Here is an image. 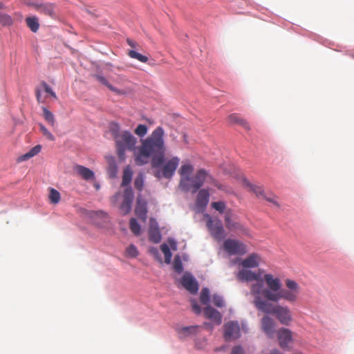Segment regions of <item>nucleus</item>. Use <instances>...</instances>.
<instances>
[{
  "mask_svg": "<svg viewBox=\"0 0 354 354\" xmlns=\"http://www.w3.org/2000/svg\"><path fill=\"white\" fill-rule=\"evenodd\" d=\"M237 278L243 281H256L250 286V293L254 297V301L260 297L261 299L266 297L272 302H279L283 299L294 304L297 301L301 292V288L295 281L286 279V288H283L279 277L270 273H265L262 269H259L257 272L243 269L238 272Z\"/></svg>",
  "mask_w": 354,
  "mask_h": 354,
  "instance_id": "obj_1",
  "label": "nucleus"
},
{
  "mask_svg": "<svg viewBox=\"0 0 354 354\" xmlns=\"http://www.w3.org/2000/svg\"><path fill=\"white\" fill-rule=\"evenodd\" d=\"M165 131L162 127H156L145 139L140 140L141 145L135 154V162L142 166L149 162L153 169V175L158 178L170 179L180 164L178 156L165 157L166 146Z\"/></svg>",
  "mask_w": 354,
  "mask_h": 354,
  "instance_id": "obj_2",
  "label": "nucleus"
},
{
  "mask_svg": "<svg viewBox=\"0 0 354 354\" xmlns=\"http://www.w3.org/2000/svg\"><path fill=\"white\" fill-rule=\"evenodd\" d=\"M109 131L115 143L118 158L120 161L126 159V151H135L136 149L137 138L129 131L120 130L118 123L110 124Z\"/></svg>",
  "mask_w": 354,
  "mask_h": 354,
  "instance_id": "obj_3",
  "label": "nucleus"
},
{
  "mask_svg": "<svg viewBox=\"0 0 354 354\" xmlns=\"http://www.w3.org/2000/svg\"><path fill=\"white\" fill-rule=\"evenodd\" d=\"M272 301L266 297L257 298L256 301H253L255 307L259 310L267 314L274 315L276 319L283 325L289 326L292 322V315L290 309L286 306L279 304L272 305L269 303Z\"/></svg>",
  "mask_w": 354,
  "mask_h": 354,
  "instance_id": "obj_4",
  "label": "nucleus"
},
{
  "mask_svg": "<svg viewBox=\"0 0 354 354\" xmlns=\"http://www.w3.org/2000/svg\"><path fill=\"white\" fill-rule=\"evenodd\" d=\"M204 216L207 218L206 225L212 236L217 241L223 239L225 234L221 220L217 218H212L207 214H205Z\"/></svg>",
  "mask_w": 354,
  "mask_h": 354,
  "instance_id": "obj_5",
  "label": "nucleus"
},
{
  "mask_svg": "<svg viewBox=\"0 0 354 354\" xmlns=\"http://www.w3.org/2000/svg\"><path fill=\"white\" fill-rule=\"evenodd\" d=\"M212 179V176L204 169H198L195 175L191 178L189 181V189H183L185 192H191L192 194L196 193L203 185L205 181Z\"/></svg>",
  "mask_w": 354,
  "mask_h": 354,
  "instance_id": "obj_6",
  "label": "nucleus"
},
{
  "mask_svg": "<svg viewBox=\"0 0 354 354\" xmlns=\"http://www.w3.org/2000/svg\"><path fill=\"white\" fill-rule=\"evenodd\" d=\"M223 248L230 255H243L246 253L245 245L235 239L225 240L223 243Z\"/></svg>",
  "mask_w": 354,
  "mask_h": 354,
  "instance_id": "obj_7",
  "label": "nucleus"
},
{
  "mask_svg": "<svg viewBox=\"0 0 354 354\" xmlns=\"http://www.w3.org/2000/svg\"><path fill=\"white\" fill-rule=\"evenodd\" d=\"M194 171V167L189 163L183 164L179 170L178 173L180 176V180L179 183V187L181 189H188L189 181L191 180L189 176Z\"/></svg>",
  "mask_w": 354,
  "mask_h": 354,
  "instance_id": "obj_8",
  "label": "nucleus"
},
{
  "mask_svg": "<svg viewBox=\"0 0 354 354\" xmlns=\"http://www.w3.org/2000/svg\"><path fill=\"white\" fill-rule=\"evenodd\" d=\"M224 337L227 341H232L240 337V326L237 322L231 321L224 325Z\"/></svg>",
  "mask_w": 354,
  "mask_h": 354,
  "instance_id": "obj_9",
  "label": "nucleus"
},
{
  "mask_svg": "<svg viewBox=\"0 0 354 354\" xmlns=\"http://www.w3.org/2000/svg\"><path fill=\"white\" fill-rule=\"evenodd\" d=\"M133 198V189L131 187H127L124 191L123 201L120 206V210L122 215H126L130 212Z\"/></svg>",
  "mask_w": 354,
  "mask_h": 354,
  "instance_id": "obj_10",
  "label": "nucleus"
},
{
  "mask_svg": "<svg viewBox=\"0 0 354 354\" xmlns=\"http://www.w3.org/2000/svg\"><path fill=\"white\" fill-rule=\"evenodd\" d=\"M209 201V193L206 189H200L196 196L195 206L198 212H203L206 208Z\"/></svg>",
  "mask_w": 354,
  "mask_h": 354,
  "instance_id": "obj_11",
  "label": "nucleus"
},
{
  "mask_svg": "<svg viewBox=\"0 0 354 354\" xmlns=\"http://www.w3.org/2000/svg\"><path fill=\"white\" fill-rule=\"evenodd\" d=\"M183 286L192 294L198 290V283L190 273H185L181 279Z\"/></svg>",
  "mask_w": 354,
  "mask_h": 354,
  "instance_id": "obj_12",
  "label": "nucleus"
},
{
  "mask_svg": "<svg viewBox=\"0 0 354 354\" xmlns=\"http://www.w3.org/2000/svg\"><path fill=\"white\" fill-rule=\"evenodd\" d=\"M279 345L282 348H286L292 342V332L288 328H281L277 332Z\"/></svg>",
  "mask_w": 354,
  "mask_h": 354,
  "instance_id": "obj_13",
  "label": "nucleus"
},
{
  "mask_svg": "<svg viewBox=\"0 0 354 354\" xmlns=\"http://www.w3.org/2000/svg\"><path fill=\"white\" fill-rule=\"evenodd\" d=\"M261 328L263 331L268 336H272L274 333L276 323L274 320L268 315H265L261 319Z\"/></svg>",
  "mask_w": 354,
  "mask_h": 354,
  "instance_id": "obj_14",
  "label": "nucleus"
},
{
  "mask_svg": "<svg viewBox=\"0 0 354 354\" xmlns=\"http://www.w3.org/2000/svg\"><path fill=\"white\" fill-rule=\"evenodd\" d=\"M147 203L146 200H145L140 195H139L137 198L135 212L136 215L144 222L147 218Z\"/></svg>",
  "mask_w": 354,
  "mask_h": 354,
  "instance_id": "obj_15",
  "label": "nucleus"
},
{
  "mask_svg": "<svg viewBox=\"0 0 354 354\" xmlns=\"http://www.w3.org/2000/svg\"><path fill=\"white\" fill-rule=\"evenodd\" d=\"M203 313L205 317L211 320L212 322H214L217 325H220L222 322V315L221 314L210 306L209 305L207 306L204 310Z\"/></svg>",
  "mask_w": 354,
  "mask_h": 354,
  "instance_id": "obj_16",
  "label": "nucleus"
},
{
  "mask_svg": "<svg viewBox=\"0 0 354 354\" xmlns=\"http://www.w3.org/2000/svg\"><path fill=\"white\" fill-rule=\"evenodd\" d=\"M261 258L258 254H252L241 261V265L243 268H254L259 266Z\"/></svg>",
  "mask_w": 354,
  "mask_h": 354,
  "instance_id": "obj_17",
  "label": "nucleus"
},
{
  "mask_svg": "<svg viewBox=\"0 0 354 354\" xmlns=\"http://www.w3.org/2000/svg\"><path fill=\"white\" fill-rule=\"evenodd\" d=\"M39 12L53 19L55 18V5L51 3H41Z\"/></svg>",
  "mask_w": 354,
  "mask_h": 354,
  "instance_id": "obj_18",
  "label": "nucleus"
},
{
  "mask_svg": "<svg viewBox=\"0 0 354 354\" xmlns=\"http://www.w3.org/2000/svg\"><path fill=\"white\" fill-rule=\"evenodd\" d=\"M227 120L231 124H239L247 130H250V126L248 122L240 117L238 114L233 113L228 116Z\"/></svg>",
  "mask_w": 354,
  "mask_h": 354,
  "instance_id": "obj_19",
  "label": "nucleus"
},
{
  "mask_svg": "<svg viewBox=\"0 0 354 354\" xmlns=\"http://www.w3.org/2000/svg\"><path fill=\"white\" fill-rule=\"evenodd\" d=\"M149 239L155 243H158L161 241V234L156 223L155 225H151L149 230Z\"/></svg>",
  "mask_w": 354,
  "mask_h": 354,
  "instance_id": "obj_20",
  "label": "nucleus"
},
{
  "mask_svg": "<svg viewBox=\"0 0 354 354\" xmlns=\"http://www.w3.org/2000/svg\"><path fill=\"white\" fill-rule=\"evenodd\" d=\"M75 170L84 180H91L94 178V173L87 167L77 165Z\"/></svg>",
  "mask_w": 354,
  "mask_h": 354,
  "instance_id": "obj_21",
  "label": "nucleus"
},
{
  "mask_svg": "<svg viewBox=\"0 0 354 354\" xmlns=\"http://www.w3.org/2000/svg\"><path fill=\"white\" fill-rule=\"evenodd\" d=\"M97 80L103 85L106 86L110 91L116 93L117 95H124L125 94V91L119 88L114 87L112 84H111L106 79L101 75L96 76Z\"/></svg>",
  "mask_w": 354,
  "mask_h": 354,
  "instance_id": "obj_22",
  "label": "nucleus"
},
{
  "mask_svg": "<svg viewBox=\"0 0 354 354\" xmlns=\"http://www.w3.org/2000/svg\"><path fill=\"white\" fill-rule=\"evenodd\" d=\"M133 171L129 165L124 167L122 174V187H126L130 184L132 180Z\"/></svg>",
  "mask_w": 354,
  "mask_h": 354,
  "instance_id": "obj_23",
  "label": "nucleus"
},
{
  "mask_svg": "<svg viewBox=\"0 0 354 354\" xmlns=\"http://www.w3.org/2000/svg\"><path fill=\"white\" fill-rule=\"evenodd\" d=\"M232 211L228 209L224 215L225 226L230 230H234L238 227L239 224L232 221Z\"/></svg>",
  "mask_w": 354,
  "mask_h": 354,
  "instance_id": "obj_24",
  "label": "nucleus"
},
{
  "mask_svg": "<svg viewBox=\"0 0 354 354\" xmlns=\"http://www.w3.org/2000/svg\"><path fill=\"white\" fill-rule=\"evenodd\" d=\"M27 26L33 32H37L39 28V19L37 17H28L26 19Z\"/></svg>",
  "mask_w": 354,
  "mask_h": 354,
  "instance_id": "obj_25",
  "label": "nucleus"
},
{
  "mask_svg": "<svg viewBox=\"0 0 354 354\" xmlns=\"http://www.w3.org/2000/svg\"><path fill=\"white\" fill-rule=\"evenodd\" d=\"M41 149V145H38L32 147L28 152L19 158V161H25L37 155Z\"/></svg>",
  "mask_w": 354,
  "mask_h": 354,
  "instance_id": "obj_26",
  "label": "nucleus"
},
{
  "mask_svg": "<svg viewBox=\"0 0 354 354\" xmlns=\"http://www.w3.org/2000/svg\"><path fill=\"white\" fill-rule=\"evenodd\" d=\"M43 110V116L45 120L50 124L52 127H55V120L53 113L50 111L46 107H42Z\"/></svg>",
  "mask_w": 354,
  "mask_h": 354,
  "instance_id": "obj_27",
  "label": "nucleus"
},
{
  "mask_svg": "<svg viewBox=\"0 0 354 354\" xmlns=\"http://www.w3.org/2000/svg\"><path fill=\"white\" fill-rule=\"evenodd\" d=\"M198 328V326H185L180 329L179 334L183 336H189L196 333Z\"/></svg>",
  "mask_w": 354,
  "mask_h": 354,
  "instance_id": "obj_28",
  "label": "nucleus"
},
{
  "mask_svg": "<svg viewBox=\"0 0 354 354\" xmlns=\"http://www.w3.org/2000/svg\"><path fill=\"white\" fill-rule=\"evenodd\" d=\"M211 206L220 214H225L226 211L228 209H227L225 203L223 201L212 202Z\"/></svg>",
  "mask_w": 354,
  "mask_h": 354,
  "instance_id": "obj_29",
  "label": "nucleus"
},
{
  "mask_svg": "<svg viewBox=\"0 0 354 354\" xmlns=\"http://www.w3.org/2000/svg\"><path fill=\"white\" fill-rule=\"evenodd\" d=\"M210 300L209 290L207 288H203L200 295V301L203 305H209Z\"/></svg>",
  "mask_w": 354,
  "mask_h": 354,
  "instance_id": "obj_30",
  "label": "nucleus"
},
{
  "mask_svg": "<svg viewBox=\"0 0 354 354\" xmlns=\"http://www.w3.org/2000/svg\"><path fill=\"white\" fill-rule=\"evenodd\" d=\"M49 200L53 204H57L60 201V194L58 191L55 189L54 188L50 189L49 193Z\"/></svg>",
  "mask_w": 354,
  "mask_h": 354,
  "instance_id": "obj_31",
  "label": "nucleus"
},
{
  "mask_svg": "<svg viewBox=\"0 0 354 354\" xmlns=\"http://www.w3.org/2000/svg\"><path fill=\"white\" fill-rule=\"evenodd\" d=\"M130 230L136 235L138 236L140 234V225L134 218H131L129 221Z\"/></svg>",
  "mask_w": 354,
  "mask_h": 354,
  "instance_id": "obj_32",
  "label": "nucleus"
},
{
  "mask_svg": "<svg viewBox=\"0 0 354 354\" xmlns=\"http://www.w3.org/2000/svg\"><path fill=\"white\" fill-rule=\"evenodd\" d=\"M160 249L165 255V261L166 263H169L171 261L172 254L170 251L169 246L166 243L160 245Z\"/></svg>",
  "mask_w": 354,
  "mask_h": 354,
  "instance_id": "obj_33",
  "label": "nucleus"
},
{
  "mask_svg": "<svg viewBox=\"0 0 354 354\" xmlns=\"http://www.w3.org/2000/svg\"><path fill=\"white\" fill-rule=\"evenodd\" d=\"M128 55L130 57L136 59L143 63H146L148 61L147 56L142 55L133 50H129Z\"/></svg>",
  "mask_w": 354,
  "mask_h": 354,
  "instance_id": "obj_34",
  "label": "nucleus"
},
{
  "mask_svg": "<svg viewBox=\"0 0 354 354\" xmlns=\"http://www.w3.org/2000/svg\"><path fill=\"white\" fill-rule=\"evenodd\" d=\"M212 302L213 303V304L215 306H216L218 308H223L225 305V301H224L223 297H221V295H217V294H214L212 296Z\"/></svg>",
  "mask_w": 354,
  "mask_h": 354,
  "instance_id": "obj_35",
  "label": "nucleus"
},
{
  "mask_svg": "<svg viewBox=\"0 0 354 354\" xmlns=\"http://www.w3.org/2000/svg\"><path fill=\"white\" fill-rule=\"evenodd\" d=\"M0 24L3 26H11L13 20L9 15L0 12Z\"/></svg>",
  "mask_w": 354,
  "mask_h": 354,
  "instance_id": "obj_36",
  "label": "nucleus"
},
{
  "mask_svg": "<svg viewBox=\"0 0 354 354\" xmlns=\"http://www.w3.org/2000/svg\"><path fill=\"white\" fill-rule=\"evenodd\" d=\"M173 267L176 272L181 273L183 272V263L180 257L178 255L174 257Z\"/></svg>",
  "mask_w": 354,
  "mask_h": 354,
  "instance_id": "obj_37",
  "label": "nucleus"
},
{
  "mask_svg": "<svg viewBox=\"0 0 354 354\" xmlns=\"http://www.w3.org/2000/svg\"><path fill=\"white\" fill-rule=\"evenodd\" d=\"M148 128L145 124H138L134 130V133L139 137L142 138L147 133Z\"/></svg>",
  "mask_w": 354,
  "mask_h": 354,
  "instance_id": "obj_38",
  "label": "nucleus"
},
{
  "mask_svg": "<svg viewBox=\"0 0 354 354\" xmlns=\"http://www.w3.org/2000/svg\"><path fill=\"white\" fill-rule=\"evenodd\" d=\"M144 186V176L142 174H139L134 181V187L138 191H142Z\"/></svg>",
  "mask_w": 354,
  "mask_h": 354,
  "instance_id": "obj_39",
  "label": "nucleus"
},
{
  "mask_svg": "<svg viewBox=\"0 0 354 354\" xmlns=\"http://www.w3.org/2000/svg\"><path fill=\"white\" fill-rule=\"evenodd\" d=\"M248 185L250 187V189L254 192V194L258 196H262L263 197L264 195V191L261 187L252 185L250 183H248Z\"/></svg>",
  "mask_w": 354,
  "mask_h": 354,
  "instance_id": "obj_40",
  "label": "nucleus"
},
{
  "mask_svg": "<svg viewBox=\"0 0 354 354\" xmlns=\"http://www.w3.org/2000/svg\"><path fill=\"white\" fill-rule=\"evenodd\" d=\"M39 129L44 136L48 140H55V136L42 124H39Z\"/></svg>",
  "mask_w": 354,
  "mask_h": 354,
  "instance_id": "obj_41",
  "label": "nucleus"
},
{
  "mask_svg": "<svg viewBox=\"0 0 354 354\" xmlns=\"http://www.w3.org/2000/svg\"><path fill=\"white\" fill-rule=\"evenodd\" d=\"M40 85L46 93L49 94L51 97H53L55 99L57 98L55 93L53 91L52 88L49 85H48L45 82H42Z\"/></svg>",
  "mask_w": 354,
  "mask_h": 354,
  "instance_id": "obj_42",
  "label": "nucleus"
},
{
  "mask_svg": "<svg viewBox=\"0 0 354 354\" xmlns=\"http://www.w3.org/2000/svg\"><path fill=\"white\" fill-rule=\"evenodd\" d=\"M126 253L128 257H136L138 254V250L134 245H130L126 250Z\"/></svg>",
  "mask_w": 354,
  "mask_h": 354,
  "instance_id": "obj_43",
  "label": "nucleus"
},
{
  "mask_svg": "<svg viewBox=\"0 0 354 354\" xmlns=\"http://www.w3.org/2000/svg\"><path fill=\"white\" fill-rule=\"evenodd\" d=\"M192 307L193 311L196 314L198 315L201 313V307L199 306V305L197 304V302L196 301H192Z\"/></svg>",
  "mask_w": 354,
  "mask_h": 354,
  "instance_id": "obj_44",
  "label": "nucleus"
},
{
  "mask_svg": "<svg viewBox=\"0 0 354 354\" xmlns=\"http://www.w3.org/2000/svg\"><path fill=\"white\" fill-rule=\"evenodd\" d=\"M35 93H36V98H37V100L39 103H44V99L42 98L41 97V91L39 88H36V91H35Z\"/></svg>",
  "mask_w": 354,
  "mask_h": 354,
  "instance_id": "obj_45",
  "label": "nucleus"
},
{
  "mask_svg": "<svg viewBox=\"0 0 354 354\" xmlns=\"http://www.w3.org/2000/svg\"><path fill=\"white\" fill-rule=\"evenodd\" d=\"M42 3H37V2H29L28 3V6L30 7L33 8L37 12L39 11L41 5Z\"/></svg>",
  "mask_w": 354,
  "mask_h": 354,
  "instance_id": "obj_46",
  "label": "nucleus"
},
{
  "mask_svg": "<svg viewBox=\"0 0 354 354\" xmlns=\"http://www.w3.org/2000/svg\"><path fill=\"white\" fill-rule=\"evenodd\" d=\"M232 354H243V348L240 346H234L232 350Z\"/></svg>",
  "mask_w": 354,
  "mask_h": 354,
  "instance_id": "obj_47",
  "label": "nucleus"
},
{
  "mask_svg": "<svg viewBox=\"0 0 354 354\" xmlns=\"http://www.w3.org/2000/svg\"><path fill=\"white\" fill-rule=\"evenodd\" d=\"M127 42L128 45L130 46L133 48H137L139 46L138 44L133 39L128 38L127 39Z\"/></svg>",
  "mask_w": 354,
  "mask_h": 354,
  "instance_id": "obj_48",
  "label": "nucleus"
},
{
  "mask_svg": "<svg viewBox=\"0 0 354 354\" xmlns=\"http://www.w3.org/2000/svg\"><path fill=\"white\" fill-rule=\"evenodd\" d=\"M213 183H214V185L218 189H221V190H224V186L222 185L221 184L214 181L213 180V178H212V179H210Z\"/></svg>",
  "mask_w": 354,
  "mask_h": 354,
  "instance_id": "obj_49",
  "label": "nucleus"
},
{
  "mask_svg": "<svg viewBox=\"0 0 354 354\" xmlns=\"http://www.w3.org/2000/svg\"><path fill=\"white\" fill-rule=\"evenodd\" d=\"M263 198L265 199H266L268 201L271 202V203L275 204L277 206L279 205L277 202L274 200V198H268V197H266V196H264Z\"/></svg>",
  "mask_w": 354,
  "mask_h": 354,
  "instance_id": "obj_50",
  "label": "nucleus"
},
{
  "mask_svg": "<svg viewBox=\"0 0 354 354\" xmlns=\"http://www.w3.org/2000/svg\"><path fill=\"white\" fill-rule=\"evenodd\" d=\"M119 196H120V193H117L115 196H113L112 197L111 201H112V203H114V204H115V203H116V201H117V200H118V198Z\"/></svg>",
  "mask_w": 354,
  "mask_h": 354,
  "instance_id": "obj_51",
  "label": "nucleus"
},
{
  "mask_svg": "<svg viewBox=\"0 0 354 354\" xmlns=\"http://www.w3.org/2000/svg\"><path fill=\"white\" fill-rule=\"evenodd\" d=\"M270 354H281V352H279V351L277 350H272L271 351V352L270 353Z\"/></svg>",
  "mask_w": 354,
  "mask_h": 354,
  "instance_id": "obj_52",
  "label": "nucleus"
},
{
  "mask_svg": "<svg viewBox=\"0 0 354 354\" xmlns=\"http://www.w3.org/2000/svg\"><path fill=\"white\" fill-rule=\"evenodd\" d=\"M5 8L4 4L2 2H0V10L3 9Z\"/></svg>",
  "mask_w": 354,
  "mask_h": 354,
  "instance_id": "obj_53",
  "label": "nucleus"
},
{
  "mask_svg": "<svg viewBox=\"0 0 354 354\" xmlns=\"http://www.w3.org/2000/svg\"><path fill=\"white\" fill-rule=\"evenodd\" d=\"M111 167H112V169H113V170L114 173H115V171H116V169H117L116 165L114 164V165H113V167L111 166Z\"/></svg>",
  "mask_w": 354,
  "mask_h": 354,
  "instance_id": "obj_54",
  "label": "nucleus"
},
{
  "mask_svg": "<svg viewBox=\"0 0 354 354\" xmlns=\"http://www.w3.org/2000/svg\"><path fill=\"white\" fill-rule=\"evenodd\" d=\"M171 247L174 250H176V248H174V247L173 246V245H171Z\"/></svg>",
  "mask_w": 354,
  "mask_h": 354,
  "instance_id": "obj_55",
  "label": "nucleus"
}]
</instances>
